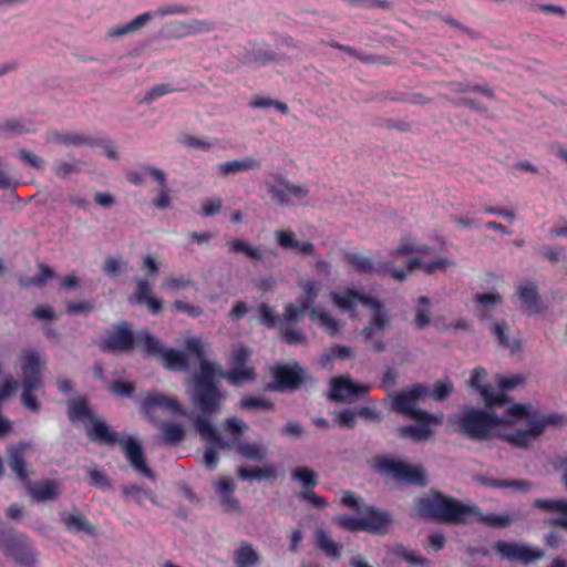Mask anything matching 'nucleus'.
<instances>
[{
    "instance_id": "nucleus-48",
    "label": "nucleus",
    "mask_w": 567,
    "mask_h": 567,
    "mask_svg": "<svg viewBox=\"0 0 567 567\" xmlns=\"http://www.w3.org/2000/svg\"><path fill=\"white\" fill-rule=\"evenodd\" d=\"M152 19L151 12H144L135 17L132 21L126 23L125 25L113 28L109 34L112 37H121L127 34L130 32L137 31L142 29L146 23Z\"/></svg>"
},
{
    "instance_id": "nucleus-13",
    "label": "nucleus",
    "mask_w": 567,
    "mask_h": 567,
    "mask_svg": "<svg viewBox=\"0 0 567 567\" xmlns=\"http://www.w3.org/2000/svg\"><path fill=\"white\" fill-rule=\"evenodd\" d=\"M135 346V334L132 331V323L124 321L110 331L99 347L103 352H128Z\"/></svg>"
},
{
    "instance_id": "nucleus-35",
    "label": "nucleus",
    "mask_w": 567,
    "mask_h": 567,
    "mask_svg": "<svg viewBox=\"0 0 567 567\" xmlns=\"http://www.w3.org/2000/svg\"><path fill=\"white\" fill-rule=\"evenodd\" d=\"M220 377L226 379L229 384L239 386L244 382L255 381L257 372L252 365L230 367L226 371H220Z\"/></svg>"
},
{
    "instance_id": "nucleus-47",
    "label": "nucleus",
    "mask_w": 567,
    "mask_h": 567,
    "mask_svg": "<svg viewBox=\"0 0 567 567\" xmlns=\"http://www.w3.org/2000/svg\"><path fill=\"white\" fill-rule=\"evenodd\" d=\"M353 351L350 347L342 344H334L330 348L324 349L323 353L320 357V365L322 368H327L331 364L334 359H348L352 357Z\"/></svg>"
},
{
    "instance_id": "nucleus-22",
    "label": "nucleus",
    "mask_w": 567,
    "mask_h": 567,
    "mask_svg": "<svg viewBox=\"0 0 567 567\" xmlns=\"http://www.w3.org/2000/svg\"><path fill=\"white\" fill-rule=\"evenodd\" d=\"M227 247L230 252L244 254L252 261H264L268 258H277L278 252L276 249H261L258 246H251L243 239H233L227 241Z\"/></svg>"
},
{
    "instance_id": "nucleus-31",
    "label": "nucleus",
    "mask_w": 567,
    "mask_h": 567,
    "mask_svg": "<svg viewBox=\"0 0 567 567\" xmlns=\"http://www.w3.org/2000/svg\"><path fill=\"white\" fill-rule=\"evenodd\" d=\"M61 520L65 529L70 533L78 534L83 532L90 536L95 533L93 525L79 511H74L73 513H62Z\"/></svg>"
},
{
    "instance_id": "nucleus-29",
    "label": "nucleus",
    "mask_w": 567,
    "mask_h": 567,
    "mask_svg": "<svg viewBox=\"0 0 567 567\" xmlns=\"http://www.w3.org/2000/svg\"><path fill=\"white\" fill-rule=\"evenodd\" d=\"M474 301L477 305L476 318L480 321L492 320L491 310L498 305L503 303V297L498 292L476 293Z\"/></svg>"
},
{
    "instance_id": "nucleus-41",
    "label": "nucleus",
    "mask_w": 567,
    "mask_h": 567,
    "mask_svg": "<svg viewBox=\"0 0 567 567\" xmlns=\"http://www.w3.org/2000/svg\"><path fill=\"white\" fill-rule=\"evenodd\" d=\"M43 384H39V382L33 380H22V393H21V403L22 405L32 412H39L41 404L34 395V391L40 390Z\"/></svg>"
},
{
    "instance_id": "nucleus-42",
    "label": "nucleus",
    "mask_w": 567,
    "mask_h": 567,
    "mask_svg": "<svg viewBox=\"0 0 567 567\" xmlns=\"http://www.w3.org/2000/svg\"><path fill=\"white\" fill-rule=\"evenodd\" d=\"M491 331L493 336L496 338L498 344L504 348H508L512 352H516L520 349L522 343L519 340L515 339L513 341L508 338L509 326L505 320L499 322H494L491 327Z\"/></svg>"
},
{
    "instance_id": "nucleus-10",
    "label": "nucleus",
    "mask_w": 567,
    "mask_h": 567,
    "mask_svg": "<svg viewBox=\"0 0 567 567\" xmlns=\"http://www.w3.org/2000/svg\"><path fill=\"white\" fill-rule=\"evenodd\" d=\"M274 382L267 384V390L284 392L295 391L305 380V370L298 364H277L271 369Z\"/></svg>"
},
{
    "instance_id": "nucleus-14",
    "label": "nucleus",
    "mask_w": 567,
    "mask_h": 567,
    "mask_svg": "<svg viewBox=\"0 0 567 567\" xmlns=\"http://www.w3.org/2000/svg\"><path fill=\"white\" fill-rule=\"evenodd\" d=\"M494 549L503 559L519 561L524 565L536 561L544 556V551L539 548L505 540H497L494 544Z\"/></svg>"
},
{
    "instance_id": "nucleus-53",
    "label": "nucleus",
    "mask_w": 567,
    "mask_h": 567,
    "mask_svg": "<svg viewBox=\"0 0 567 567\" xmlns=\"http://www.w3.org/2000/svg\"><path fill=\"white\" fill-rule=\"evenodd\" d=\"M486 484L494 488H513L515 491L527 493L533 484L527 480H498L489 478Z\"/></svg>"
},
{
    "instance_id": "nucleus-25",
    "label": "nucleus",
    "mask_w": 567,
    "mask_h": 567,
    "mask_svg": "<svg viewBox=\"0 0 567 567\" xmlns=\"http://www.w3.org/2000/svg\"><path fill=\"white\" fill-rule=\"evenodd\" d=\"M277 244L284 249L297 250L305 256L315 255V246L310 241H299L292 230H276Z\"/></svg>"
},
{
    "instance_id": "nucleus-49",
    "label": "nucleus",
    "mask_w": 567,
    "mask_h": 567,
    "mask_svg": "<svg viewBox=\"0 0 567 567\" xmlns=\"http://www.w3.org/2000/svg\"><path fill=\"white\" fill-rule=\"evenodd\" d=\"M237 474L241 480H260V478H276V471L272 465L265 467H244L240 466L237 470Z\"/></svg>"
},
{
    "instance_id": "nucleus-16",
    "label": "nucleus",
    "mask_w": 567,
    "mask_h": 567,
    "mask_svg": "<svg viewBox=\"0 0 567 567\" xmlns=\"http://www.w3.org/2000/svg\"><path fill=\"white\" fill-rule=\"evenodd\" d=\"M118 445L124 452L126 460L136 472L151 480L155 478L154 472L146 464L143 449L135 437L123 436Z\"/></svg>"
},
{
    "instance_id": "nucleus-45",
    "label": "nucleus",
    "mask_w": 567,
    "mask_h": 567,
    "mask_svg": "<svg viewBox=\"0 0 567 567\" xmlns=\"http://www.w3.org/2000/svg\"><path fill=\"white\" fill-rule=\"evenodd\" d=\"M159 429L163 433L162 440L166 445H177L185 439V430L181 424L165 422Z\"/></svg>"
},
{
    "instance_id": "nucleus-56",
    "label": "nucleus",
    "mask_w": 567,
    "mask_h": 567,
    "mask_svg": "<svg viewBox=\"0 0 567 567\" xmlns=\"http://www.w3.org/2000/svg\"><path fill=\"white\" fill-rule=\"evenodd\" d=\"M417 303L420 307L415 311L414 322L419 330H423L431 323L430 299L426 296H421L417 298Z\"/></svg>"
},
{
    "instance_id": "nucleus-50",
    "label": "nucleus",
    "mask_w": 567,
    "mask_h": 567,
    "mask_svg": "<svg viewBox=\"0 0 567 567\" xmlns=\"http://www.w3.org/2000/svg\"><path fill=\"white\" fill-rule=\"evenodd\" d=\"M53 277L54 271L50 267L41 264L39 266V271L34 276L20 278L19 282L24 288L42 287L49 279H52Z\"/></svg>"
},
{
    "instance_id": "nucleus-28",
    "label": "nucleus",
    "mask_w": 567,
    "mask_h": 567,
    "mask_svg": "<svg viewBox=\"0 0 567 567\" xmlns=\"http://www.w3.org/2000/svg\"><path fill=\"white\" fill-rule=\"evenodd\" d=\"M423 261L419 257H412L406 261V269H398L395 268L392 261H380L378 262L377 274L379 275H390L393 279L398 281H404L408 277V274L420 268L422 269Z\"/></svg>"
},
{
    "instance_id": "nucleus-61",
    "label": "nucleus",
    "mask_w": 567,
    "mask_h": 567,
    "mask_svg": "<svg viewBox=\"0 0 567 567\" xmlns=\"http://www.w3.org/2000/svg\"><path fill=\"white\" fill-rule=\"evenodd\" d=\"M178 91H182V89L173 86L172 84H168V83L156 84L147 91L146 95L144 96V102L151 103L167 93H173V92H178Z\"/></svg>"
},
{
    "instance_id": "nucleus-11",
    "label": "nucleus",
    "mask_w": 567,
    "mask_h": 567,
    "mask_svg": "<svg viewBox=\"0 0 567 567\" xmlns=\"http://www.w3.org/2000/svg\"><path fill=\"white\" fill-rule=\"evenodd\" d=\"M374 306L367 307L373 309V315L361 333L364 341L370 342L371 349L377 353H381L385 350V343L382 337L378 339L374 337L389 324V316L386 315L383 305L378 299L374 298Z\"/></svg>"
},
{
    "instance_id": "nucleus-30",
    "label": "nucleus",
    "mask_w": 567,
    "mask_h": 567,
    "mask_svg": "<svg viewBox=\"0 0 567 567\" xmlns=\"http://www.w3.org/2000/svg\"><path fill=\"white\" fill-rule=\"evenodd\" d=\"M161 364L171 372H182L188 370V359L185 352L177 349H164L158 358Z\"/></svg>"
},
{
    "instance_id": "nucleus-34",
    "label": "nucleus",
    "mask_w": 567,
    "mask_h": 567,
    "mask_svg": "<svg viewBox=\"0 0 567 567\" xmlns=\"http://www.w3.org/2000/svg\"><path fill=\"white\" fill-rule=\"evenodd\" d=\"M52 140L55 143L63 144V145H87V146H97L102 145V138L101 137H93V136H86L81 133L76 132H54L52 133Z\"/></svg>"
},
{
    "instance_id": "nucleus-64",
    "label": "nucleus",
    "mask_w": 567,
    "mask_h": 567,
    "mask_svg": "<svg viewBox=\"0 0 567 567\" xmlns=\"http://www.w3.org/2000/svg\"><path fill=\"white\" fill-rule=\"evenodd\" d=\"M453 392V383L450 380H437L431 392L435 401H443Z\"/></svg>"
},
{
    "instance_id": "nucleus-36",
    "label": "nucleus",
    "mask_w": 567,
    "mask_h": 567,
    "mask_svg": "<svg viewBox=\"0 0 567 567\" xmlns=\"http://www.w3.org/2000/svg\"><path fill=\"white\" fill-rule=\"evenodd\" d=\"M471 519L474 517L476 522L493 528L508 527L515 518L508 514H483L477 506H471Z\"/></svg>"
},
{
    "instance_id": "nucleus-51",
    "label": "nucleus",
    "mask_w": 567,
    "mask_h": 567,
    "mask_svg": "<svg viewBox=\"0 0 567 567\" xmlns=\"http://www.w3.org/2000/svg\"><path fill=\"white\" fill-rule=\"evenodd\" d=\"M31 131V124L21 120L9 118L0 123V134H2L6 137L21 135L24 133H29Z\"/></svg>"
},
{
    "instance_id": "nucleus-46",
    "label": "nucleus",
    "mask_w": 567,
    "mask_h": 567,
    "mask_svg": "<svg viewBox=\"0 0 567 567\" xmlns=\"http://www.w3.org/2000/svg\"><path fill=\"white\" fill-rule=\"evenodd\" d=\"M312 321L317 322L330 336H334L339 330V324L327 311L321 308H312L309 312Z\"/></svg>"
},
{
    "instance_id": "nucleus-4",
    "label": "nucleus",
    "mask_w": 567,
    "mask_h": 567,
    "mask_svg": "<svg viewBox=\"0 0 567 567\" xmlns=\"http://www.w3.org/2000/svg\"><path fill=\"white\" fill-rule=\"evenodd\" d=\"M416 508L421 517L447 524L471 523L473 511L470 505L437 491L420 497L416 501Z\"/></svg>"
},
{
    "instance_id": "nucleus-7",
    "label": "nucleus",
    "mask_w": 567,
    "mask_h": 567,
    "mask_svg": "<svg viewBox=\"0 0 567 567\" xmlns=\"http://www.w3.org/2000/svg\"><path fill=\"white\" fill-rule=\"evenodd\" d=\"M372 467L399 483L426 486L427 480L421 466L404 463L388 455H377L372 458Z\"/></svg>"
},
{
    "instance_id": "nucleus-23",
    "label": "nucleus",
    "mask_w": 567,
    "mask_h": 567,
    "mask_svg": "<svg viewBox=\"0 0 567 567\" xmlns=\"http://www.w3.org/2000/svg\"><path fill=\"white\" fill-rule=\"evenodd\" d=\"M516 296L525 307V312L527 315L542 312V301L536 282L526 281L525 284L517 286Z\"/></svg>"
},
{
    "instance_id": "nucleus-43",
    "label": "nucleus",
    "mask_w": 567,
    "mask_h": 567,
    "mask_svg": "<svg viewBox=\"0 0 567 567\" xmlns=\"http://www.w3.org/2000/svg\"><path fill=\"white\" fill-rule=\"evenodd\" d=\"M234 449L243 458L254 462H262L268 454L266 446L256 443L240 442Z\"/></svg>"
},
{
    "instance_id": "nucleus-38",
    "label": "nucleus",
    "mask_w": 567,
    "mask_h": 567,
    "mask_svg": "<svg viewBox=\"0 0 567 567\" xmlns=\"http://www.w3.org/2000/svg\"><path fill=\"white\" fill-rule=\"evenodd\" d=\"M316 546L321 549L327 557L339 559L342 554V544L332 539L328 532L319 529L316 532Z\"/></svg>"
},
{
    "instance_id": "nucleus-59",
    "label": "nucleus",
    "mask_w": 567,
    "mask_h": 567,
    "mask_svg": "<svg viewBox=\"0 0 567 567\" xmlns=\"http://www.w3.org/2000/svg\"><path fill=\"white\" fill-rule=\"evenodd\" d=\"M533 506L546 512H558L564 515L563 517H567V499L536 498Z\"/></svg>"
},
{
    "instance_id": "nucleus-39",
    "label": "nucleus",
    "mask_w": 567,
    "mask_h": 567,
    "mask_svg": "<svg viewBox=\"0 0 567 567\" xmlns=\"http://www.w3.org/2000/svg\"><path fill=\"white\" fill-rule=\"evenodd\" d=\"M68 416L70 421H93L96 415L92 412L89 406V402L84 396H80L71 401L68 405Z\"/></svg>"
},
{
    "instance_id": "nucleus-21",
    "label": "nucleus",
    "mask_w": 567,
    "mask_h": 567,
    "mask_svg": "<svg viewBox=\"0 0 567 567\" xmlns=\"http://www.w3.org/2000/svg\"><path fill=\"white\" fill-rule=\"evenodd\" d=\"M86 435L92 442L111 446L116 443L118 444L123 437L115 431H112L104 421L97 417L91 421L90 425H86Z\"/></svg>"
},
{
    "instance_id": "nucleus-58",
    "label": "nucleus",
    "mask_w": 567,
    "mask_h": 567,
    "mask_svg": "<svg viewBox=\"0 0 567 567\" xmlns=\"http://www.w3.org/2000/svg\"><path fill=\"white\" fill-rule=\"evenodd\" d=\"M533 506L546 512H558L564 515L563 517H567V499L536 498Z\"/></svg>"
},
{
    "instance_id": "nucleus-33",
    "label": "nucleus",
    "mask_w": 567,
    "mask_h": 567,
    "mask_svg": "<svg viewBox=\"0 0 567 567\" xmlns=\"http://www.w3.org/2000/svg\"><path fill=\"white\" fill-rule=\"evenodd\" d=\"M216 168L219 175L227 176L230 174H237L249 169H259L260 162L252 156H247L243 159H234L229 162L219 163L216 166Z\"/></svg>"
},
{
    "instance_id": "nucleus-20",
    "label": "nucleus",
    "mask_w": 567,
    "mask_h": 567,
    "mask_svg": "<svg viewBox=\"0 0 567 567\" xmlns=\"http://www.w3.org/2000/svg\"><path fill=\"white\" fill-rule=\"evenodd\" d=\"M143 411L148 414L155 409L169 411L172 414H184V410L175 398L166 396L157 391H150L146 393L142 402Z\"/></svg>"
},
{
    "instance_id": "nucleus-3",
    "label": "nucleus",
    "mask_w": 567,
    "mask_h": 567,
    "mask_svg": "<svg viewBox=\"0 0 567 567\" xmlns=\"http://www.w3.org/2000/svg\"><path fill=\"white\" fill-rule=\"evenodd\" d=\"M429 394L430 390L426 385L414 383L412 386L401 390L392 398L393 411L419 422L415 425L400 426L398 429L400 437H412L414 441H422L431 436L432 414L416 406V402L425 399Z\"/></svg>"
},
{
    "instance_id": "nucleus-62",
    "label": "nucleus",
    "mask_w": 567,
    "mask_h": 567,
    "mask_svg": "<svg viewBox=\"0 0 567 567\" xmlns=\"http://www.w3.org/2000/svg\"><path fill=\"white\" fill-rule=\"evenodd\" d=\"M260 322L267 328H275L281 324V317L275 313V311L267 305L262 303L259 306Z\"/></svg>"
},
{
    "instance_id": "nucleus-15",
    "label": "nucleus",
    "mask_w": 567,
    "mask_h": 567,
    "mask_svg": "<svg viewBox=\"0 0 567 567\" xmlns=\"http://www.w3.org/2000/svg\"><path fill=\"white\" fill-rule=\"evenodd\" d=\"M369 388L364 384H358L343 377L331 379L329 399L336 402H352L363 398Z\"/></svg>"
},
{
    "instance_id": "nucleus-55",
    "label": "nucleus",
    "mask_w": 567,
    "mask_h": 567,
    "mask_svg": "<svg viewBox=\"0 0 567 567\" xmlns=\"http://www.w3.org/2000/svg\"><path fill=\"white\" fill-rule=\"evenodd\" d=\"M346 259L359 274L364 275L372 271L377 272L378 264L374 266L373 261L368 257L353 252L348 254Z\"/></svg>"
},
{
    "instance_id": "nucleus-57",
    "label": "nucleus",
    "mask_w": 567,
    "mask_h": 567,
    "mask_svg": "<svg viewBox=\"0 0 567 567\" xmlns=\"http://www.w3.org/2000/svg\"><path fill=\"white\" fill-rule=\"evenodd\" d=\"M252 350L244 344H237L231 348L230 355L228 359V365L241 367L248 365Z\"/></svg>"
},
{
    "instance_id": "nucleus-26",
    "label": "nucleus",
    "mask_w": 567,
    "mask_h": 567,
    "mask_svg": "<svg viewBox=\"0 0 567 567\" xmlns=\"http://www.w3.org/2000/svg\"><path fill=\"white\" fill-rule=\"evenodd\" d=\"M144 169L159 185V194L152 199V205L158 209H167L171 207L172 198L169 196V187L166 182V174L156 167L145 166Z\"/></svg>"
},
{
    "instance_id": "nucleus-32",
    "label": "nucleus",
    "mask_w": 567,
    "mask_h": 567,
    "mask_svg": "<svg viewBox=\"0 0 567 567\" xmlns=\"http://www.w3.org/2000/svg\"><path fill=\"white\" fill-rule=\"evenodd\" d=\"M135 344L142 348V352L146 357L159 358L165 347L148 330H140L135 334Z\"/></svg>"
},
{
    "instance_id": "nucleus-60",
    "label": "nucleus",
    "mask_w": 567,
    "mask_h": 567,
    "mask_svg": "<svg viewBox=\"0 0 567 567\" xmlns=\"http://www.w3.org/2000/svg\"><path fill=\"white\" fill-rule=\"evenodd\" d=\"M194 286V281L192 280L189 275H183L179 277H167L162 282V288L165 290L178 291L181 289H185Z\"/></svg>"
},
{
    "instance_id": "nucleus-63",
    "label": "nucleus",
    "mask_w": 567,
    "mask_h": 567,
    "mask_svg": "<svg viewBox=\"0 0 567 567\" xmlns=\"http://www.w3.org/2000/svg\"><path fill=\"white\" fill-rule=\"evenodd\" d=\"M416 240L410 236L403 237L399 245L390 251V255L393 257L404 256L415 254L416 250Z\"/></svg>"
},
{
    "instance_id": "nucleus-27",
    "label": "nucleus",
    "mask_w": 567,
    "mask_h": 567,
    "mask_svg": "<svg viewBox=\"0 0 567 567\" xmlns=\"http://www.w3.org/2000/svg\"><path fill=\"white\" fill-rule=\"evenodd\" d=\"M27 488L34 501L45 502L53 501L60 495V487L55 481L47 480L44 482H39L32 484L30 480L24 483Z\"/></svg>"
},
{
    "instance_id": "nucleus-18",
    "label": "nucleus",
    "mask_w": 567,
    "mask_h": 567,
    "mask_svg": "<svg viewBox=\"0 0 567 567\" xmlns=\"http://www.w3.org/2000/svg\"><path fill=\"white\" fill-rule=\"evenodd\" d=\"M45 358L35 350H25L20 358V368L23 374L22 380H33L43 384L42 370L45 367Z\"/></svg>"
},
{
    "instance_id": "nucleus-37",
    "label": "nucleus",
    "mask_w": 567,
    "mask_h": 567,
    "mask_svg": "<svg viewBox=\"0 0 567 567\" xmlns=\"http://www.w3.org/2000/svg\"><path fill=\"white\" fill-rule=\"evenodd\" d=\"M236 567H256L260 563V556L248 542H241L234 553Z\"/></svg>"
},
{
    "instance_id": "nucleus-9",
    "label": "nucleus",
    "mask_w": 567,
    "mask_h": 567,
    "mask_svg": "<svg viewBox=\"0 0 567 567\" xmlns=\"http://www.w3.org/2000/svg\"><path fill=\"white\" fill-rule=\"evenodd\" d=\"M267 190L274 203L278 206H289L301 203L309 195V188L303 185L291 183L278 174L275 182H266Z\"/></svg>"
},
{
    "instance_id": "nucleus-5",
    "label": "nucleus",
    "mask_w": 567,
    "mask_h": 567,
    "mask_svg": "<svg viewBox=\"0 0 567 567\" xmlns=\"http://www.w3.org/2000/svg\"><path fill=\"white\" fill-rule=\"evenodd\" d=\"M217 365L206 359L199 360V372L195 377V402L203 413H213L220 406L223 394L215 378Z\"/></svg>"
},
{
    "instance_id": "nucleus-17",
    "label": "nucleus",
    "mask_w": 567,
    "mask_h": 567,
    "mask_svg": "<svg viewBox=\"0 0 567 567\" xmlns=\"http://www.w3.org/2000/svg\"><path fill=\"white\" fill-rule=\"evenodd\" d=\"M331 299L338 308L348 312H354L360 303L364 307L375 305L373 297L361 293L353 288H346L341 291L332 292Z\"/></svg>"
},
{
    "instance_id": "nucleus-54",
    "label": "nucleus",
    "mask_w": 567,
    "mask_h": 567,
    "mask_svg": "<svg viewBox=\"0 0 567 567\" xmlns=\"http://www.w3.org/2000/svg\"><path fill=\"white\" fill-rule=\"evenodd\" d=\"M239 406L246 411H257L274 410L275 404L271 400L262 396L245 395L240 399Z\"/></svg>"
},
{
    "instance_id": "nucleus-52",
    "label": "nucleus",
    "mask_w": 567,
    "mask_h": 567,
    "mask_svg": "<svg viewBox=\"0 0 567 567\" xmlns=\"http://www.w3.org/2000/svg\"><path fill=\"white\" fill-rule=\"evenodd\" d=\"M522 416H517L516 419H520ZM524 417H529V423H533V425H540L542 426V434L544 433L545 429L549 425H557L561 424L564 421V417L561 414L558 413H550V414H538L536 412H533V409L530 408L528 415H525Z\"/></svg>"
},
{
    "instance_id": "nucleus-1",
    "label": "nucleus",
    "mask_w": 567,
    "mask_h": 567,
    "mask_svg": "<svg viewBox=\"0 0 567 567\" xmlns=\"http://www.w3.org/2000/svg\"><path fill=\"white\" fill-rule=\"evenodd\" d=\"M495 410L467 406L450 417V423L456 425V431L470 440L485 441L492 436L494 429L513 424L517 416L528 415L530 404L514 403L502 415Z\"/></svg>"
},
{
    "instance_id": "nucleus-19",
    "label": "nucleus",
    "mask_w": 567,
    "mask_h": 567,
    "mask_svg": "<svg viewBox=\"0 0 567 567\" xmlns=\"http://www.w3.org/2000/svg\"><path fill=\"white\" fill-rule=\"evenodd\" d=\"M526 419L527 427L525 430L501 432L497 434V437L518 449L526 450L530 447L533 441L536 440L542 434V426L533 425V423H529V417Z\"/></svg>"
},
{
    "instance_id": "nucleus-40",
    "label": "nucleus",
    "mask_w": 567,
    "mask_h": 567,
    "mask_svg": "<svg viewBox=\"0 0 567 567\" xmlns=\"http://www.w3.org/2000/svg\"><path fill=\"white\" fill-rule=\"evenodd\" d=\"M302 292L297 298L296 302L299 305L302 309L311 311L313 307V303L316 299L319 296V292L321 290V282L316 280H308L303 284H301Z\"/></svg>"
},
{
    "instance_id": "nucleus-2",
    "label": "nucleus",
    "mask_w": 567,
    "mask_h": 567,
    "mask_svg": "<svg viewBox=\"0 0 567 567\" xmlns=\"http://www.w3.org/2000/svg\"><path fill=\"white\" fill-rule=\"evenodd\" d=\"M340 503L350 508L358 516L339 514L332 518V523L341 529L350 533L365 532L371 535L383 536L389 532L393 522L390 512L381 511L375 506L368 505L363 498L352 491H342Z\"/></svg>"
},
{
    "instance_id": "nucleus-24",
    "label": "nucleus",
    "mask_w": 567,
    "mask_h": 567,
    "mask_svg": "<svg viewBox=\"0 0 567 567\" xmlns=\"http://www.w3.org/2000/svg\"><path fill=\"white\" fill-rule=\"evenodd\" d=\"M27 447V443L20 442L17 445L9 446L7 450L8 465L22 483L28 482L30 477V473L25 467Z\"/></svg>"
},
{
    "instance_id": "nucleus-8",
    "label": "nucleus",
    "mask_w": 567,
    "mask_h": 567,
    "mask_svg": "<svg viewBox=\"0 0 567 567\" xmlns=\"http://www.w3.org/2000/svg\"><path fill=\"white\" fill-rule=\"evenodd\" d=\"M0 547L3 554L21 567H33L37 564V549L31 539L13 529L0 530Z\"/></svg>"
},
{
    "instance_id": "nucleus-12",
    "label": "nucleus",
    "mask_w": 567,
    "mask_h": 567,
    "mask_svg": "<svg viewBox=\"0 0 567 567\" xmlns=\"http://www.w3.org/2000/svg\"><path fill=\"white\" fill-rule=\"evenodd\" d=\"M487 372L484 368H475L468 380V385L474 389L484 401L486 409H497L511 402V398L503 392H495L491 384H483Z\"/></svg>"
},
{
    "instance_id": "nucleus-44",
    "label": "nucleus",
    "mask_w": 567,
    "mask_h": 567,
    "mask_svg": "<svg viewBox=\"0 0 567 567\" xmlns=\"http://www.w3.org/2000/svg\"><path fill=\"white\" fill-rule=\"evenodd\" d=\"M291 478L302 485V491L315 489L319 483V476L312 468L298 466L291 471Z\"/></svg>"
},
{
    "instance_id": "nucleus-6",
    "label": "nucleus",
    "mask_w": 567,
    "mask_h": 567,
    "mask_svg": "<svg viewBox=\"0 0 567 567\" xmlns=\"http://www.w3.org/2000/svg\"><path fill=\"white\" fill-rule=\"evenodd\" d=\"M194 424L196 431L205 442L216 443L220 450L234 449L241 442V436L248 429V424L246 422L237 416H230L225 420L223 425L224 432L228 436V440H224L206 416L198 415Z\"/></svg>"
}]
</instances>
